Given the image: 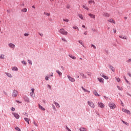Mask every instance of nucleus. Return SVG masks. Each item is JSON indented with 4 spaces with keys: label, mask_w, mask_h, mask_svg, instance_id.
<instances>
[{
    "label": "nucleus",
    "mask_w": 131,
    "mask_h": 131,
    "mask_svg": "<svg viewBox=\"0 0 131 131\" xmlns=\"http://www.w3.org/2000/svg\"><path fill=\"white\" fill-rule=\"evenodd\" d=\"M58 31L61 34H63V35H67L68 34V32L65 31L64 29H60Z\"/></svg>",
    "instance_id": "nucleus-1"
},
{
    "label": "nucleus",
    "mask_w": 131,
    "mask_h": 131,
    "mask_svg": "<svg viewBox=\"0 0 131 131\" xmlns=\"http://www.w3.org/2000/svg\"><path fill=\"white\" fill-rule=\"evenodd\" d=\"M109 107H110L111 109H115V108L116 107V105L112 102L110 103V104H108Z\"/></svg>",
    "instance_id": "nucleus-2"
},
{
    "label": "nucleus",
    "mask_w": 131,
    "mask_h": 131,
    "mask_svg": "<svg viewBox=\"0 0 131 131\" xmlns=\"http://www.w3.org/2000/svg\"><path fill=\"white\" fill-rule=\"evenodd\" d=\"M88 104L90 107H91V108H95V104H94V102L92 101H88Z\"/></svg>",
    "instance_id": "nucleus-3"
},
{
    "label": "nucleus",
    "mask_w": 131,
    "mask_h": 131,
    "mask_svg": "<svg viewBox=\"0 0 131 131\" xmlns=\"http://www.w3.org/2000/svg\"><path fill=\"white\" fill-rule=\"evenodd\" d=\"M98 106L103 109L105 108V104H103L102 102H98Z\"/></svg>",
    "instance_id": "nucleus-4"
},
{
    "label": "nucleus",
    "mask_w": 131,
    "mask_h": 131,
    "mask_svg": "<svg viewBox=\"0 0 131 131\" xmlns=\"http://www.w3.org/2000/svg\"><path fill=\"white\" fill-rule=\"evenodd\" d=\"M18 95V92L16 90H14L12 93V97H14V98H16L17 96Z\"/></svg>",
    "instance_id": "nucleus-5"
},
{
    "label": "nucleus",
    "mask_w": 131,
    "mask_h": 131,
    "mask_svg": "<svg viewBox=\"0 0 131 131\" xmlns=\"http://www.w3.org/2000/svg\"><path fill=\"white\" fill-rule=\"evenodd\" d=\"M8 47H9V48H11V49H15V48H16V46L13 44V43H10L9 44H8Z\"/></svg>",
    "instance_id": "nucleus-6"
},
{
    "label": "nucleus",
    "mask_w": 131,
    "mask_h": 131,
    "mask_svg": "<svg viewBox=\"0 0 131 131\" xmlns=\"http://www.w3.org/2000/svg\"><path fill=\"white\" fill-rule=\"evenodd\" d=\"M12 114L14 116V117L16 118V119H19V118H20V116L16 113H13Z\"/></svg>",
    "instance_id": "nucleus-7"
},
{
    "label": "nucleus",
    "mask_w": 131,
    "mask_h": 131,
    "mask_svg": "<svg viewBox=\"0 0 131 131\" xmlns=\"http://www.w3.org/2000/svg\"><path fill=\"white\" fill-rule=\"evenodd\" d=\"M68 78L69 79L70 81H71L72 82H74V81H75V79L71 77L69 75H68Z\"/></svg>",
    "instance_id": "nucleus-8"
},
{
    "label": "nucleus",
    "mask_w": 131,
    "mask_h": 131,
    "mask_svg": "<svg viewBox=\"0 0 131 131\" xmlns=\"http://www.w3.org/2000/svg\"><path fill=\"white\" fill-rule=\"evenodd\" d=\"M108 22H110V23H114V24H116V23L115 22V20L113 19V18H110L107 20Z\"/></svg>",
    "instance_id": "nucleus-9"
},
{
    "label": "nucleus",
    "mask_w": 131,
    "mask_h": 131,
    "mask_svg": "<svg viewBox=\"0 0 131 131\" xmlns=\"http://www.w3.org/2000/svg\"><path fill=\"white\" fill-rule=\"evenodd\" d=\"M78 16L81 20H84V18H83V16L82 15V14H78Z\"/></svg>",
    "instance_id": "nucleus-10"
},
{
    "label": "nucleus",
    "mask_w": 131,
    "mask_h": 131,
    "mask_svg": "<svg viewBox=\"0 0 131 131\" xmlns=\"http://www.w3.org/2000/svg\"><path fill=\"white\" fill-rule=\"evenodd\" d=\"M89 16H90L91 18H93V19H95L96 18V15L91 13L89 14Z\"/></svg>",
    "instance_id": "nucleus-11"
},
{
    "label": "nucleus",
    "mask_w": 131,
    "mask_h": 131,
    "mask_svg": "<svg viewBox=\"0 0 131 131\" xmlns=\"http://www.w3.org/2000/svg\"><path fill=\"white\" fill-rule=\"evenodd\" d=\"M81 88L83 90V91H84V92H85V93H88V94H90V93H91V92L90 91L86 90L85 89H84L82 86L81 87Z\"/></svg>",
    "instance_id": "nucleus-12"
},
{
    "label": "nucleus",
    "mask_w": 131,
    "mask_h": 131,
    "mask_svg": "<svg viewBox=\"0 0 131 131\" xmlns=\"http://www.w3.org/2000/svg\"><path fill=\"white\" fill-rule=\"evenodd\" d=\"M88 4H93V5H95V3L94 1L93 0H90L88 1Z\"/></svg>",
    "instance_id": "nucleus-13"
},
{
    "label": "nucleus",
    "mask_w": 131,
    "mask_h": 131,
    "mask_svg": "<svg viewBox=\"0 0 131 131\" xmlns=\"http://www.w3.org/2000/svg\"><path fill=\"white\" fill-rule=\"evenodd\" d=\"M38 106H39V109H40L41 110H42V111H45V110H46V109L43 108L42 106L40 105V104H39Z\"/></svg>",
    "instance_id": "nucleus-14"
},
{
    "label": "nucleus",
    "mask_w": 131,
    "mask_h": 131,
    "mask_svg": "<svg viewBox=\"0 0 131 131\" xmlns=\"http://www.w3.org/2000/svg\"><path fill=\"white\" fill-rule=\"evenodd\" d=\"M103 16H104V17H107V18H108V17H110V14L107 13H104Z\"/></svg>",
    "instance_id": "nucleus-15"
},
{
    "label": "nucleus",
    "mask_w": 131,
    "mask_h": 131,
    "mask_svg": "<svg viewBox=\"0 0 131 131\" xmlns=\"http://www.w3.org/2000/svg\"><path fill=\"white\" fill-rule=\"evenodd\" d=\"M24 119L25 121H26V122L29 124V121H30V119H29L28 118H25Z\"/></svg>",
    "instance_id": "nucleus-16"
},
{
    "label": "nucleus",
    "mask_w": 131,
    "mask_h": 131,
    "mask_svg": "<svg viewBox=\"0 0 131 131\" xmlns=\"http://www.w3.org/2000/svg\"><path fill=\"white\" fill-rule=\"evenodd\" d=\"M98 80L99 82H103V81H104V79L102 78H98Z\"/></svg>",
    "instance_id": "nucleus-17"
},
{
    "label": "nucleus",
    "mask_w": 131,
    "mask_h": 131,
    "mask_svg": "<svg viewBox=\"0 0 131 131\" xmlns=\"http://www.w3.org/2000/svg\"><path fill=\"white\" fill-rule=\"evenodd\" d=\"M54 104L56 106V108H60V104L55 101L54 102Z\"/></svg>",
    "instance_id": "nucleus-18"
},
{
    "label": "nucleus",
    "mask_w": 131,
    "mask_h": 131,
    "mask_svg": "<svg viewBox=\"0 0 131 131\" xmlns=\"http://www.w3.org/2000/svg\"><path fill=\"white\" fill-rule=\"evenodd\" d=\"M101 76H102V77H103V78H104L105 79H108V76H105L104 74H101L100 75Z\"/></svg>",
    "instance_id": "nucleus-19"
},
{
    "label": "nucleus",
    "mask_w": 131,
    "mask_h": 131,
    "mask_svg": "<svg viewBox=\"0 0 131 131\" xmlns=\"http://www.w3.org/2000/svg\"><path fill=\"white\" fill-rule=\"evenodd\" d=\"M93 94L94 96H96L97 97H99V94H98V92H97V91H94L93 92Z\"/></svg>",
    "instance_id": "nucleus-20"
},
{
    "label": "nucleus",
    "mask_w": 131,
    "mask_h": 131,
    "mask_svg": "<svg viewBox=\"0 0 131 131\" xmlns=\"http://www.w3.org/2000/svg\"><path fill=\"white\" fill-rule=\"evenodd\" d=\"M69 56L70 57V58H71V59H73V60H75V59H76V57L70 54Z\"/></svg>",
    "instance_id": "nucleus-21"
},
{
    "label": "nucleus",
    "mask_w": 131,
    "mask_h": 131,
    "mask_svg": "<svg viewBox=\"0 0 131 131\" xmlns=\"http://www.w3.org/2000/svg\"><path fill=\"white\" fill-rule=\"evenodd\" d=\"M12 70L13 71H18V68L16 67H14L12 68Z\"/></svg>",
    "instance_id": "nucleus-22"
},
{
    "label": "nucleus",
    "mask_w": 131,
    "mask_h": 131,
    "mask_svg": "<svg viewBox=\"0 0 131 131\" xmlns=\"http://www.w3.org/2000/svg\"><path fill=\"white\" fill-rule=\"evenodd\" d=\"M124 113H126V114H128V115H130V111H128V110H126Z\"/></svg>",
    "instance_id": "nucleus-23"
},
{
    "label": "nucleus",
    "mask_w": 131,
    "mask_h": 131,
    "mask_svg": "<svg viewBox=\"0 0 131 131\" xmlns=\"http://www.w3.org/2000/svg\"><path fill=\"white\" fill-rule=\"evenodd\" d=\"M56 72H57V74H58L59 76H61V75H62V73L61 72H60V71H59V70H57L56 71Z\"/></svg>",
    "instance_id": "nucleus-24"
},
{
    "label": "nucleus",
    "mask_w": 131,
    "mask_h": 131,
    "mask_svg": "<svg viewBox=\"0 0 131 131\" xmlns=\"http://www.w3.org/2000/svg\"><path fill=\"white\" fill-rule=\"evenodd\" d=\"M119 91H123V88L120 86H117Z\"/></svg>",
    "instance_id": "nucleus-25"
},
{
    "label": "nucleus",
    "mask_w": 131,
    "mask_h": 131,
    "mask_svg": "<svg viewBox=\"0 0 131 131\" xmlns=\"http://www.w3.org/2000/svg\"><path fill=\"white\" fill-rule=\"evenodd\" d=\"M21 12H23V13L26 12H27V9L24 8L21 10Z\"/></svg>",
    "instance_id": "nucleus-26"
},
{
    "label": "nucleus",
    "mask_w": 131,
    "mask_h": 131,
    "mask_svg": "<svg viewBox=\"0 0 131 131\" xmlns=\"http://www.w3.org/2000/svg\"><path fill=\"white\" fill-rule=\"evenodd\" d=\"M82 7L83 8V9H84L85 10H86L87 11H89V10H90V9H89V8H88V7H86L84 5H82Z\"/></svg>",
    "instance_id": "nucleus-27"
},
{
    "label": "nucleus",
    "mask_w": 131,
    "mask_h": 131,
    "mask_svg": "<svg viewBox=\"0 0 131 131\" xmlns=\"http://www.w3.org/2000/svg\"><path fill=\"white\" fill-rule=\"evenodd\" d=\"M119 37H120V38H122V39H126V37H123L121 35L119 36Z\"/></svg>",
    "instance_id": "nucleus-28"
},
{
    "label": "nucleus",
    "mask_w": 131,
    "mask_h": 131,
    "mask_svg": "<svg viewBox=\"0 0 131 131\" xmlns=\"http://www.w3.org/2000/svg\"><path fill=\"white\" fill-rule=\"evenodd\" d=\"M73 29H76V30H77V31H79V29L78 28V27L76 26L73 27Z\"/></svg>",
    "instance_id": "nucleus-29"
},
{
    "label": "nucleus",
    "mask_w": 131,
    "mask_h": 131,
    "mask_svg": "<svg viewBox=\"0 0 131 131\" xmlns=\"http://www.w3.org/2000/svg\"><path fill=\"white\" fill-rule=\"evenodd\" d=\"M63 21H64V22H67V23H68V22H69V19L63 18Z\"/></svg>",
    "instance_id": "nucleus-30"
},
{
    "label": "nucleus",
    "mask_w": 131,
    "mask_h": 131,
    "mask_svg": "<svg viewBox=\"0 0 131 131\" xmlns=\"http://www.w3.org/2000/svg\"><path fill=\"white\" fill-rule=\"evenodd\" d=\"M122 122H123V123H124V124H125L126 125H127V126L129 125V124H128V123H127L125 121H122Z\"/></svg>",
    "instance_id": "nucleus-31"
},
{
    "label": "nucleus",
    "mask_w": 131,
    "mask_h": 131,
    "mask_svg": "<svg viewBox=\"0 0 131 131\" xmlns=\"http://www.w3.org/2000/svg\"><path fill=\"white\" fill-rule=\"evenodd\" d=\"M80 131H86V129H85L84 128H80Z\"/></svg>",
    "instance_id": "nucleus-32"
},
{
    "label": "nucleus",
    "mask_w": 131,
    "mask_h": 131,
    "mask_svg": "<svg viewBox=\"0 0 131 131\" xmlns=\"http://www.w3.org/2000/svg\"><path fill=\"white\" fill-rule=\"evenodd\" d=\"M80 75L82 77H84V78H86V76H84V74L83 73H81Z\"/></svg>",
    "instance_id": "nucleus-33"
},
{
    "label": "nucleus",
    "mask_w": 131,
    "mask_h": 131,
    "mask_svg": "<svg viewBox=\"0 0 131 131\" xmlns=\"http://www.w3.org/2000/svg\"><path fill=\"white\" fill-rule=\"evenodd\" d=\"M116 80L118 82H120L121 80H120V78H116Z\"/></svg>",
    "instance_id": "nucleus-34"
},
{
    "label": "nucleus",
    "mask_w": 131,
    "mask_h": 131,
    "mask_svg": "<svg viewBox=\"0 0 131 131\" xmlns=\"http://www.w3.org/2000/svg\"><path fill=\"white\" fill-rule=\"evenodd\" d=\"M7 76H8V77H13L12 75H11V74H10V73H7Z\"/></svg>",
    "instance_id": "nucleus-35"
},
{
    "label": "nucleus",
    "mask_w": 131,
    "mask_h": 131,
    "mask_svg": "<svg viewBox=\"0 0 131 131\" xmlns=\"http://www.w3.org/2000/svg\"><path fill=\"white\" fill-rule=\"evenodd\" d=\"M110 69H111V70H112V71H113V72H114L115 69H114V68L113 67L111 66V67H110Z\"/></svg>",
    "instance_id": "nucleus-36"
},
{
    "label": "nucleus",
    "mask_w": 131,
    "mask_h": 131,
    "mask_svg": "<svg viewBox=\"0 0 131 131\" xmlns=\"http://www.w3.org/2000/svg\"><path fill=\"white\" fill-rule=\"evenodd\" d=\"M0 59H5V55H1V56H0Z\"/></svg>",
    "instance_id": "nucleus-37"
},
{
    "label": "nucleus",
    "mask_w": 131,
    "mask_h": 131,
    "mask_svg": "<svg viewBox=\"0 0 131 131\" xmlns=\"http://www.w3.org/2000/svg\"><path fill=\"white\" fill-rule=\"evenodd\" d=\"M28 63H29V64H30V65H32V61H31V60H28Z\"/></svg>",
    "instance_id": "nucleus-38"
},
{
    "label": "nucleus",
    "mask_w": 131,
    "mask_h": 131,
    "mask_svg": "<svg viewBox=\"0 0 131 131\" xmlns=\"http://www.w3.org/2000/svg\"><path fill=\"white\" fill-rule=\"evenodd\" d=\"M15 129L16 130L21 131V129H20V128H19L18 127H16Z\"/></svg>",
    "instance_id": "nucleus-39"
},
{
    "label": "nucleus",
    "mask_w": 131,
    "mask_h": 131,
    "mask_svg": "<svg viewBox=\"0 0 131 131\" xmlns=\"http://www.w3.org/2000/svg\"><path fill=\"white\" fill-rule=\"evenodd\" d=\"M78 42L79 43H80V45L83 46V43H82V41L81 40H79Z\"/></svg>",
    "instance_id": "nucleus-40"
},
{
    "label": "nucleus",
    "mask_w": 131,
    "mask_h": 131,
    "mask_svg": "<svg viewBox=\"0 0 131 131\" xmlns=\"http://www.w3.org/2000/svg\"><path fill=\"white\" fill-rule=\"evenodd\" d=\"M52 107H53V109L54 110H55V111H57V109H56V107H55L54 105H52Z\"/></svg>",
    "instance_id": "nucleus-41"
},
{
    "label": "nucleus",
    "mask_w": 131,
    "mask_h": 131,
    "mask_svg": "<svg viewBox=\"0 0 131 131\" xmlns=\"http://www.w3.org/2000/svg\"><path fill=\"white\" fill-rule=\"evenodd\" d=\"M22 63L24 64V65H26V64H27L26 61H25L24 60L22 61Z\"/></svg>",
    "instance_id": "nucleus-42"
},
{
    "label": "nucleus",
    "mask_w": 131,
    "mask_h": 131,
    "mask_svg": "<svg viewBox=\"0 0 131 131\" xmlns=\"http://www.w3.org/2000/svg\"><path fill=\"white\" fill-rule=\"evenodd\" d=\"M126 109L124 108H122V111L123 112H125Z\"/></svg>",
    "instance_id": "nucleus-43"
},
{
    "label": "nucleus",
    "mask_w": 131,
    "mask_h": 131,
    "mask_svg": "<svg viewBox=\"0 0 131 131\" xmlns=\"http://www.w3.org/2000/svg\"><path fill=\"white\" fill-rule=\"evenodd\" d=\"M91 47H93L94 49H97V47H96V46H95L94 45H91Z\"/></svg>",
    "instance_id": "nucleus-44"
},
{
    "label": "nucleus",
    "mask_w": 131,
    "mask_h": 131,
    "mask_svg": "<svg viewBox=\"0 0 131 131\" xmlns=\"http://www.w3.org/2000/svg\"><path fill=\"white\" fill-rule=\"evenodd\" d=\"M127 63H130L131 62V59H129L127 60Z\"/></svg>",
    "instance_id": "nucleus-45"
},
{
    "label": "nucleus",
    "mask_w": 131,
    "mask_h": 131,
    "mask_svg": "<svg viewBox=\"0 0 131 131\" xmlns=\"http://www.w3.org/2000/svg\"><path fill=\"white\" fill-rule=\"evenodd\" d=\"M24 35H25V36H28V35H29V34H28V33H25Z\"/></svg>",
    "instance_id": "nucleus-46"
},
{
    "label": "nucleus",
    "mask_w": 131,
    "mask_h": 131,
    "mask_svg": "<svg viewBox=\"0 0 131 131\" xmlns=\"http://www.w3.org/2000/svg\"><path fill=\"white\" fill-rule=\"evenodd\" d=\"M121 106H122V107H124V104H123V102H121Z\"/></svg>",
    "instance_id": "nucleus-47"
},
{
    "label": "nucleus",
    "mask_w": 131,
    "mask_h": 131,
    "mask_svg": "<svg viewBox=\"0 0 131 131\" xmlns=\"http://www.w3.org/2000/svg\"><path fill=\"white\" fill-rule=\"evenodd\" d=\"M25 101H26V102H27V103H29V99L27 98V100H26Z\"/></svg>",
    "instance_id": "nucleus-48"
},
{
    "label": "nucleus",
    "mask_w": 131,
    "mask_h": 131,
    "mask_svg": "<svg viewBox=\"0 0 131 131\" xmlns=\"http://www.w3.org/2000/svg\"><path fill=\"white\" fill-rule=\"evenodd\" d=\"M31 91H32V94H33L34 93V89H32Z\"/></svg>",
    "instance_id": "nucleus-49"
},
{
    "label": "nucleus",
    "mask_w": 131,
    "mask_h": 131,
    "mask_svg": "<svg viewBox=\"0 0 131 131\" xmlns=\"http://www.w3.org/2000/svg\"><path fill=\"white\" fill-rule=\"evenodd\" d=\"M46 80H49V77L48 76L46 77Z\"/></svg>",
    "instance_id": "nucleus-50"
},
{
    "label": "nucleus",
    "mask_w": 131,
    "mask_h": 131,
    "mask_svg": "<svg viewBox=\"0 0 131 131\" xmlns=\"http://www.w3.org/2000/svg\"><path fill=\"white\" fill-rule=\"evenodd\" d=\"M62 40L63 41H66V39L64 38H62Z\"/></svg>",
    "instance_id": "nucleus-51"
},
{
    "label": "nucleus",
    "mask_w": 131,
    "mask_h": 131,
    "mask_svg": "<svg viewBox=\"0 0 131 131\" xmlns=\"http://www.w3.org/2000/svg\"><path fill=\"white\" fill-rule=\"evenodd\" d=\"M11 111H15V108L12 107V108H11Z\"/></svg>",
    "instance_id": "nucleus-52"
},
{
    "label": "nucleus",
    "mask_w": 131,
    "mask_h": 131,
    "mask_svg": "<svg viewBox=\"0 0 131 131\" xmlns=\"http://www.w3.org/2000/svg\"><path fill=\"white\" fill-rule=\"evenodd\" d=\"M125 81L126 82H127V83H129V82H128V81L127 80V79H125Z\"/></svg>",
    "instance_id": "nucleus-53"
},
{
    "label": "nucleus",
    "mask_w": 131,
    "mask_h": 131,
    "mask_svg": "<svg viewBox=\"0 0 131 131\" xmlns=\"http://www.w3.org/2000/svg\"><path fill=\"white\" fill-rule=\"evenodd\" d=\"M34 124L35 125V126H37V124H36L35 122H34Z\"/></svg>",
    "instance_id": "nucleus-54"
},
{
    "label": "nucleus",
    "mask_w": 131,
    "mask_h": 131,
    "mask_svg": "<svg viewBox=\"0 0 131 131\" xmlns=\"http://www.w3.org/2000/svg\"><path fill=\"white\" fill-rule=\"evenodd\" d=\"M84 34L85 35H86L88 34V32H84Z\"/></svg>",
    "instance_id": "nucleus-55"
},
{
    "label": "nucleus",
    "mask_w": 131,
    "mask_h": 131,
    "mask_svg": "<svg viewBox=\"0 0 131 131\" xmlns=\"http://www.w3.org/2000/svg\"><path fill=\"white\" fill-rule=\"evenodd\" d=\"M128 75H129V76L131 77V74L130 73H128Z\"/></svg>",
    "instance_id": "nucleus-56"
},
{
    "label": "nucleus",
    "mask_w": 131,
    "mask_h": 131,
    "mask_svg": "<svg viewBox=\"0 0 131 131\" xmlns=\"http://www.w3.org/2000/svg\"><path fill=\"white\" fill-rule=\"evenodd\" d=\"M114 33H116V29H114Z\"/></svg>",
    "instance_id": "nucleus-57"
},
{
    "label": "nucleus",
    "mask_w": 131,
    "mask_h": 131,
    "mask_svg": "<svg viewBox=\"0 0 131 131\" xmlns=\"http://www.w3.org/2000/svg\"><path fill=\"white\" fill-rule=\"evenodd\" d=\"M92 31H94V32H95L96 29H92Z\"/></svg>",
    "instance_id": "nucleus-58"
},
{
    "label": "nucleus",
    "mask_w": 131,
    "mask_h": 131,
    "mask_svg": "<svg viewBox=\"0 0 131 131\" xmlns=\"http://www.w3.org/2000/svg\"><path fill=\"white\" fill-rule=\"evenodd\" d=\"M46 15H47V16H50V13H46Z\"/></svg>",
    "instance_id": "nucleus-59"
},
{
    "label": "nucleus",
    "mask_w": 131,
    "mask_h": 131,
    "mask_svg": "<svg viewBox=\"0 0 131 131\" xmlns=\"http://www.w3.org/2000/svg\"><path fill=\"white\" fill-rule=\"evenodd\" d=\"M48 88H49V89H51V85H48Z\"/></svg>",
    "instance_id": "nucleus-60"
},
{
    "label": "nucleus",
    "mask_w": 131,
    "mask_h": 131,
    "mask_svg": "<svg viewBox=\"0 0 131 131\" xmlns=\"http://www.w3.org/2000/svg\"><path fill=\"white\" fill-rule=\"evenodd\" d=\"M82 27H83V28H85V26L84 25H82Z\"/></svg>",
    "instance_id": "nucleus-61"
},
{
    "label": "nucleus",
    "mask_w": 131,
    "mask_h": 131,
    "mask_svg": "<svg viewBox=\"0 0 131 131\" xmlns=\"http://www.w3.org/2000/svg\"><path fill=\"white\" fill-rule=\"evenodd\" d=\"M124 19H125V20H126V19H127V17H124Z\"/></svg>",
    "instance_id": "nucleus-62"
},
{
    "label": "nucleus",
    "mask_w": 131,
    "mask_h": 131,
    "mask_svg": "<svg viewBox=\"0 0 131 131\" xmlns=\"http://www.w3.org/2000/svg\"><path fill=\"white\" fill-rule=\"evenodd\" d=\"M40 34V36H43V34Z\"/></svg>",
    "instance_id": "nucleus-63"
},
{
    "label": "nucleus",
    "mask_w": 131,
    "mask_h": 131,
    "mask_svg": "<svg viewBox=\"0 0 131 131\" xmlns=\"http://www.w3.org/2000/svg\"><path fill=\"white\" fill-rule=\"evenodd\" d=\"M30 95L32 97V95H33V93H32H32H30Z\"/></svg>",
    "instance_id": "nucleus-64"
}]
</instances>
